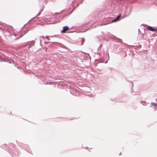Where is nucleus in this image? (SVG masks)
<instances>
[{"label": "nucleus", "instance_id": "nucleus-1", "mask_svg": "<svg viewBox=\"0 0 157 157\" xmlns=\"http://www.w3.org/2000/svg\"><path fill=\"white\" fill-rule=\"evenodd\" d=\"M146 27L148 30L150 31L155 32L157 31L156 29H155L154 28H152V27L149 26L147 25L146 26Z\"/></svg>", "mask_w": 157, "mask_h": 157}, {"label": "nucleus", "instance_id": "nucleus-2", "mask_svg": "<svg viewBox=\"0 0 157 157\" xmlns=\"http://www.w3.org/2000/svg\"><path fill=\"white\" fill-rule=\"evenodd\" d=\"M69 29V28L67 26H65L63 27V29L62 31V33H64L66 31Z\"/></svg>", "mask_w": 157, "mask_h": 157}, {"label": "nucleus", "instance_id": "nucleus-3", "mask_svg": "<svg viewBox=\"0 0 157 157\" xmlns=\"http://www.w3.org/2000/svg\"><path fill=\"white\" fill-rule=\"evenodd\" d=\"M121 15H118L117 16V18H116L114 20H113L112 21V22H115V21H119L120 20L119 18L121 17Z\"/></svg>", "mask_w": 157, "mask_h": 157}, {"label": "nucleus", "instance_id": "nucleus-4", "mask_svg": "<svg viewBox=\"0 0 157 157\" xmlns=\"http://www.w3.org/2000/svg\"><path fill=\"white\" fill-rule=\"evenodd\" d=\"M151 104L152 105L154 106H156L157 105L156 103H155L153 102H151Z\"/></svg>", "mask_w": 157, "mask_h": 157}, {"label": "nucleus", "instance_id": "nucleus-5", "mask_svg": "<svg viewBox=\"0 0 157 157\" xmlns=\"http://www.w3.org/2000/svg\"><path fill=\"white\" fill-rule=\"evenodd\" d=\"M84 41H85V40L83 38H82V44H83V42Z\"/></svg>", "mask_w": 157, "mask_h": 157}, {"label": "nucleus", "instance_id": "nucleus-6", "mask_svg": "<svg viewBox=\"0 0 157 157\" xmlns=\"http://www.w3.org/2000/svg\"><path fill=\"white\" fill-rule=\"evenodd\" d=\"M42 11V10H41V11L40 12H39V13H38V14L37 15V16H39V15H40V13H41V12Z\"/></svg>", "mask_w": 157, "mask_h": 157}, {"label": "nucleus", "instance_id": "nucleus-7", "mask_svg": "<svg viewBox=\"0 0 157 157\" xmlns=\"http://www.w3.org/2000/svg\"><path fill=\"white\" fill-rule=\"evenodd\" d=\"M58 14V13H56V14Z\"/></svg>", "mask_w": 157, "mask_h": 157}]
</instances>
